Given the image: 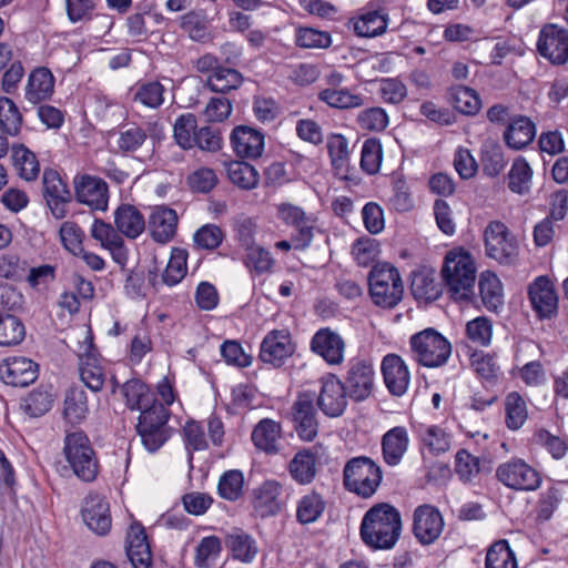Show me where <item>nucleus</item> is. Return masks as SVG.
Instances as JSON below:
<instances>
[{
    "label": "nucleus",
    "mask_w": 568,
    "mask_h": 568,
    "mask_svg": "<svg viewBox=\"0 0 568 568\" xmlns=\"http://www.w3.org/2000/svg\"><path fill=\"white\" fill-rule=\"evenodd\" d=\"M178 215L166 206L154 207L149 216L148 226L154 241L166 243L176 232Z\"/></svg>",
    "instance_id": "24"
},
{
    "label": "nucleus",
    "mask_w": 568,
    "mask_h": 568,
    "mask_svg": "<svg viewBox=\"0 0 568 568\" xmlns=\"http://www.w3.org/2000/svg\"><path fill=\"white\" fill-rule=\"evenodd\" d=\"M348 397L355 402H363L369 397L374 386L373 367L364 362L353 363L342 382Z\"/></svg>",
    "instance_id": "15"
},
{
    "label": "nucleus",
    "mask_w": 568,
    "mask_h": 568,
    "mask_svg": "<svg viewBox=\"0 0 568 568\" xmlns=\"http://www.w3.org/2000/svg\"><path fill=\"white\" fill-rule=\"evenodd\" d=\"M476 266L471 254L463 248L445 256L442 276L455 302L473 304L476 298Z\"/></svg>",
    "instance_id": "2"
},
{
    "label": "nucleus",
    "mask_w": 568,
    "mask_h": 568,
    "mask_svg": "<svg viewBox=\"0 0 568 568\" xmlns=\"http://www.w3.org/2000/svg\"><path fill=\"white\" fill-rule=\"evenodd\" d=\"M480 162L486 175L490 178L499 175L506 165L501 145L494 142L484 143Z\"/></svg>",
    "instance_id": "45"
},
{
    "label": "nucleus",
    "mask_w": 568,
    "mask_h": 568,
    "mask_svg": "<svg viewBox=\"0 0 568 568\" xmlns=\"http://www.w3.org/2000/svg\"><path fill=\"white\" fill-rule=\"evenodd\" d=\"M54 91V78L47 68L34 69L28 78L24 98L32 104H39L51 98Z\"/></svg>",
    "instance_id": "25"
},
{
    "label": "nucleus",
    "mask_w": 568,
    "mask_h": 568,
    "mask_svg": "<svg viewBox=\"0 0 568 568\" xmlns=\"http://www.w3.org/2000/svg\"><path fill=\"white\" fill-rule=\"evenodd\" d=\"M187 253L182 248H174L163 272V282L170 286L178 284L186 274Z\"/></svg>",
    "instance_id": "53"
},
{
    "label": "nucleus",
    "mask_w": 568,
    "mask_h": 568,
    "mask_svg": "<svg viewBox=\"0 0 568 568\" xmlns=\"http://www.w3.org/2000/svg\"><path fill=\"white\" fill-rule=\"evenodd\" d=\"M382 373L387 389L394 396L406 393L409 384V373L404 361L396 354H388L382 362Z\"/></svg>",
    "instance_id": "21"
},
{
    "label": "nucleus",
    "mask_w": 568,
    "mask_h": 568,
    "mask_svg": "<svg viewBox=\"0 0 568 568\" xmlns=\"http://www.w3.org/2000/svg\"><path fill=\"white\" fill-rule=\"evenodd\" d=\"M43 196L52 215L61 220L67 215V204L71 201V193L59 173L45 169L42 176Z\"/></svg>",
    "instance_id": "12"
},
{
    "label": "nucleus",
    "mask_w": 568,
    "mask_h": 568,
    "mask_svg": "<svg viewBox=\"0 0 568 568\" xmlns=\"http://www.w3.org/2000/svg\"><path fill=\"white\" fill-rule=\"evenodd\" d=\"M22 125V114L14 102L0 98V129L9 135H17Z\"/></svg>",
    "instance_id": "50"
},
{
    "label": "nucleus",
    "mask_w": 568,
    "mask_h": 568,
    "mask_svg": "<svg viewBox=\"0 0 568 568\" xmlns=\"http://www.w3.org/2000/svg\"><path fill=\"white\" fill-rule=\"evenodd\" d=\"M383 158L382 145L376 139H368L362 148L361 166L368 174H375L379 171Z\"/></svg>",
    "instance_id": "56"
},
{
    "label": "nucleus",
    "mask_w": 568,
    "mask_h": 568,
    "mask_svg": "<svg viewBox=\"0 0 568 568\" xmlns=\"http://www.w3.org/2000/svg\"><path fill=\"white\" fill-rule=\"evenodd\" d=\"M454 108L465 114L475 115L481 105L477 92L468 87L459 85L453 89L450 94Z\"/></svg>",
    "instance_id": "48"
},
{
    "label": "nucleus",
    "mask_w": 568,
    "mask_h": 568,
    "mask_svg": "<svg viewBox=\"0 0 568 568\" xmlns=\"http://www.w3.org/2000/svg\"><path fill=\"white\" fill-rule=\"evenodd\" d=\"M281 427L272 419H262L252 432V440L256 448L274 454L278 450Z\"/></svg>",
    "instance_id": "32"
},
{
    "label": "nucleus",
    "mask_w": 568,
    "mask_h": 568,
    "mask_svg": "<svg viewBox=\"0 0 568 568\" xmlns=\"http://www.w3.org/2000/svg\"><path fill=\"white\" fill-rule=\"evenodd\" d=\"M536 136L535 123L525 115L513 116L504 132L506 144L514 150H521Z\"/></svg>",
    "instance_id": "26"
},
{
    "label": "nucleus",
    "mask_w": 568,
    "mask_h": 568,
    "mask_svg": "<svg viewBox=\"0 0 568 568\" xmlns=\"http://www.w3.org/2000/svg\"><path fill=\"white\" fill-rule=\"evenodd\" d=\"M243 483V474L240 470L226 471L219 481L220 496L232 501L239 499L242 495Z\"/></svg>",
    "instance_id": "57"
},
{
    "label": "nucleus",
    "mask_w": 568,
    "mask_h": 568,
    "mask_svg": "<svg viewBox=\"0 0 568 568\" xmlns=\"http://www.w3.org/2000/svg\"><path fill=\"white\" fill-rule=\"evenodd\" d=\"M197 130V120L193 113L181 114L174 122L173 138L183 150H191Z\"/></svg>",
    "instance_id": "41"
},
{
    "label": "nucleus",
    "mask_w": 568,
    "mask_h": 568,
    "mask_svg": "<svg viewBox=\"0 0 568 568\" xmlns=\"http://www.w3.org/2000/svg\"><path fill=\"white\" fill-rule=\"evenodd\" d=\"M506 425L509 429H519L527 418L525 399L516 392L509 393L505 400Z\"/></svg>",
    "instance_id": "51"
},
{
    "label": "nucleus",
    "mask_w": 568,
    "mask_h": 568,
    "mask_svg": "<svg viewBox=\"0 0 568 568\" xmlns=\"http://www.w3.org/2000/svg\"><path fill=\"white\" fill-rule=\"evenodd\" d=\"M486 253L500 264L510 265L517 257V244L508 227L499 221L490 222L484 232Z\"/></svg>",
    "instance_id": "7"
},
{
    "label": "nucleus",
    "mask_w": 568,
    "mask_h": 568,
    "mask_svg": "<svg viewBox=\"0 0 568 568\" xmlns=\"http://www.w3.org/2000/svg\"><path fill=\"white\" fill-rule=\"evenodd\" d=\"M169 416L165 405L155 399L141 410L136 430L149 452H156L170 437Z\"/></svg>",
    "instance_id": "6"
},
{
    "label": "nucleus",
    "mask_w": 568,
    "mask_h": 568,
    "mask_svg": "<svg viewBox=\"0 0 568 568\" xmlns=\"http://www.w3.org/2000/svg\"><path fill=\"white\" fill-rule=\"evenodd\" d=\"M408 445L407 432L404 427L389 429L382 439L383 457L389 466H396L403 458Z\"/></svg>",
    "instance_id": "28"
},
{
    "label": "nucleus",
    "mask_w": 568,
    "mask_h": 568,
    "mask_svg": "<svg viewBox=\"0 0 568 568\" xmlns=\"http://www.w3.org/2000/svg\"><path fill=\"white\" fill-rule=\"evenodd\" d=\"M231 144L239 156L256 159L263 152L264 136L252 128L240 125L232 131Z\"/></svg>",
    "instance_id": "23"
},
{
    "label": "nucleus",
    "mask_w": 568,
    "mask_h": 568,
    "mask_svg": "<svg viewBox=\"0 0 568 568\" xmlns=\"http://www.w3.org/2000/svg\"><path fill=\"white\" fill-rule=\"evenodd\" d=\"M486 568H517L515 552L505 539L495 541L487 551Z\"/></svg>",
    "instance_id": "43"
},
{
    "label": "nucleus",
    "mask_w": 568,
    "mask_h": 568,
    "mask_svg": "<svg viewBox=\"0 0 568 568\" xmlns=\"http://www.w3.org/2000/svg\"><path fill=\"white\" fill-rule=\"evenodd\" d=\"M455 470L462 481L471 483L481 471L480 459L466 449H459L456 454Z\"/></svg>",
    "instance_id": "54"
},
{
    "label": "nucleus",
    "mask_w": 568,
    "mask_h": 568,
    "mask_svg": "<svg viewBox=\"0 0 568 568\" xmlns=\"http://www.w3.org/2000/svg\"><path fill=\"white\" fill-rule=\"evenodd\" d=\"M282 487L274 480L263 483L254 490L253 507L261 517H268L276 515L281 508L282 503L280 496Z\"/></svg>",
    "instance_id": "27"
},
{
    "label": "nucleus",
    "mask_w": 568,
    "mask_h": 568,
    "mask_svg": "<svg viewBox=\"0 0 568 568\" xmlns=\"http://www.w3.org/2000/svg\"><path fill=\"white\" fill-rule=\"evenodd\" d=\"M164 87L158 81L135 85L131 89L132 100L150 109H158L164 101Z\"/></svg>",
    "instance_id": "39"
},
{
    "label": "nucleus",
    "mask_w": 568,
    "mask_h": 568,
    "mask_svg": "<svg viewBox=\"0 0 568 568\" xmlns=\"http://www.w3.org/2000/svg\"><path fill=\"white\" fill-rule=\"evenodd\" d=\"M364 130L382 131L388 124V116L382 108H371L362 111L357 119Z\"/></svg>",
    "instance_id": "63"
},
{
    "label": "nucleus",
    "mask_w": 568,
    "mask_h": 568,
    "mask_svg": "<svg viewBox=\"0 0 568 568\" xmlns=\"http://www.w3.org/2000/svg\"><path fill=\"white\" fill-rule=\"evenodd\" d=\"M82 347L84 352L79 356L80 378L92 392H99L103 387L105 374L93 347L91 336L87 337V342Z\"/></svg>",
    "instance_id": "17"
},
{
    "label": "nucleus",
    "mask_w": 568,
    "mask_h": 568,
    "mask_svg": "<svg viewBox=\"0 0 568 568\" xmlns=\"http://www.w3.org/2000/svg\"><path fill=\"white\" fill-rule=\"evenodd\" d=\"M347 392L342 382L334 375L322 379L317 396V406L324 415L331 418L339 417L347 407Z\"/></svg>",
    "instance_id": "14"
},
{
    "label": "nucleus",
    "mask_w": 568,
    "mask_h": 568,
    "mask_svg": "<svg viewBox=\"0 0 568 568\" xmlns=\"http://www.w3.org/2000/svg\"><path fill=\"white\" fill-rule=\"evenodd\" d=\"M368 290L373 302L385 308L395 307L403 298L404 285L398 270L389 263H376L369 271Z\"/></svg>",
    "instance_id": "4"
},
{
    "label": "nucleus",
    "mask_w": 568,
    "mask_h": 568,
    "mask_svg": "<svg viewBox=\"0 0 568 568\" xmlns=\"http://www.w3.org/2000/svg\"><path fill=\"white\" fill-rule=\"evenodd\" d=\"M221 551V541L215 536L205 537L196 547L195 565L200 568H209Z\"/></svg>",
    "instance_id": "59"
},
{
    "label": "nucleus",
    "mask_w": 568,
    "mask_h": 568,
    "mask_svg": "<svg viewBox=\"0 0 568 568\" xmlns=\"http://www.w3.org/2000/svg\"><path fill=\"white\" fill-rule=\"evenodd\" d=\"M85 525L97 535L104 536L111 529L109 503L99 495H89L82 508Z\"/></svg>",
    "instance_id": "19"
},
{
    "label": "nucleus",
    "mask_w": 568,
    "mask_h": 568,
    "mask_svg": "<svg viewBox=\"0 0 568 568\" xmlns=\"http://www.w3.org/2000/svg\"><path fill=\"white\" fill-rule=\"evenodd\" d=\"M315 394L304 392L298 394L293 404V420L298 436L306 442H312L318 432L317 413L314 407Z\"/></svg>",
    "instance_id": "11"
},
{
    "label": "nucleus",
    "mask_w": 568,
    "mask_h": 568,
    "mask_svg": "<svg viewBox=\"0 0 568 568\" xmlns=\"http://www.w3.org/2000/svg\"><path fill=\"white\" fill-rule=\"evenodd\" d=\"M452 354V344L436 329L428 327V368L446 364Z\"/></svg>",
    "instance_id": "42"
},
{
    "label": "nucleus",
    "mask_w": 568,
    "mask_h": 568,
    "mask_svg": "<svg viewBox=\"0 0 568 568\" xmlns=\"http://www.w3.org/2000/svg\"><path fill=\"white\" fill-rule=\"evenodd\" d=\"M181 29L197 42H206L210 39L209 19L204 11H190L181 17Z\"/></svg>",
    "instance_id": "37"
},
{
    "label": "nucleus",
    "mask_w": 568,
    "mask_h": 568,
    "mask_svg": "<svg viewBox=\"0 0 568 568\" xmlns=\"http://www.w3.org/2000/svg\"><path fill=\"white\" fill-rule=\"evenodd\" d=\"M325 509V503L321 495L312 493L305 495L297 505L296 517L301 524L316 521Z\"/></svg>",
    "instance_id": "52"
},
{
    "label": "nucleus",
    "mask_w": 568,
    "mask_h": 568,
    "mask_svg": "<svg viewBox=\"0 0 568 568\" xmlns=\"http://www.w3.org/2000/svg\"><path fill=\"white\" fill-rule=\"evenodd\" d=\"M75 200L92 210L105 211L109 202V187L104 180L89 174H78L73 179Z\"/></svg>",
    "instance_id": "10"
},
{
    "label": "nucleus",
    "mask_w": 568,
    "mask_h": 568,
    "mask_svg": "<svg viewBox=\"0 0 568 568\" xmlns=\"http://www.w3.org/2000/svg\"><path fill=\"white\" fill-rule=\"evenodd\" d=\"M387 27V21L378 12L373 11L362 16L355 23L354 30L359 37H376L382 34Z\"/></svg>",
    "instance_id": "55"
},
{
    "label": "nucleus",
    "mask_w": 568,
    "mask_h": 568,
    "mask_svg": "<svg viewBox=\"0 0 568 568\" xmlns=\"http://www.w3.org/2000/svg\"><path fill=\"white\" fill-rule=\"evenodd\" d=\"M343 480L347 490L369 498L381 485L382 469L368 457H355L345 465Z\"/></svg>",
    "instance_id": "5"
},
{
    "label": "nucleus",
    "mask_w": 568,
    "mask_h": 568,
    "mask_svg": "<svg viewBox=\"0 0 568 568\" xmlns=\"http://www.w3.org/2000/svg\"><path fill=\"white\" fill-rule=\"evenodd\" d=\"M316 456L307 449L300 450L290 462L288 470L295 481L306 485L313 481L317 468Z\"/></svg>",
    "instance_id": "33"
},
{
    "label": "nucleus",
    "mask_w": 568,
    "mask_h": 568,
    "mask_svg": "<svg viewBox=\"0 0 568 568\" xmlns=\"http://www.w3.org/2000/svg\"><path fill=\"white\" fill-rule=\"evenodd\" d=\"M508 187L517 194H525L529 191V183L532 178V170L524 158H517L508 173Z\"/></svg>",
    "instance_id": "46"
},
{
    "label": "nucleus",
    "mask_w": 568,
    "mask_h": 568,
    "mask_svg": "<svg viewBox=\"0 0 568 568\" xmlns=\"http://www.w3.org/2000/svg\"><path fill=\"white\" fill-rule=\"evenodd\" d=\"M39 365L23 356L8 357L0 363V378L14 387H27L38 378Z\"/></svg>",
    "instance_id": "13"
},
{
    "label": "nucleus",
    "mask_w": 568,
    "mask_h": 568,
    "mask_svg": "<svg viewBox=\"0 0 568 568\" xmlns=\"http://www.w3.org/2000/svg\"><path fill=\"white\" fill-rule=\"evenodd\" d=\"M225 544L235 559L250 562L257 554L255 540L244 531L236 530L225 538Z\"/></svg>",
    "instance_id": "36"
},
{
    "label": "nucleus",
    "mask_w": 568,
    "mask_h": 568,
    "mask_svg": "<svg viewBox=\"0 0 568 568\" xmlns=\"http://www.w3.org/2000/svg\"><path fill=\"white\" fill-rule=\"evenodd\" d=\"M12 313L8 311L0 312V347L17 346L26 337L23 322Z\"/></svg>",
    "instance_id": "34"
},
{
    "label": "nucleus",
    "mask_w": 568,
    "mask_h": 568,
    "mask_svg": "<svg viewBox=\"0 0 568 568\" xmlns=\"http://www.w3.org/2000/svg\"><path fill=\"white\" fill-rule=\"evenodd\" d=\"M478 290L481 302L489 312H497L503 305V284L491 271H485L479 275Z\"/></svg>",
    "instance_id": "30"
},
{
    "label": "nucleus",
    "mask_w": 568,
    "mask_h": 568,
    "mask_svg": "<svg viewBox=\"0 0 568 568\" xmlns=\"http://www.w3.org/2000/svg\"><path fill=\"white\" fill-rule=\"evenodd\" d=\"M311 348L331 365L341 364L344 359L345 342L331 328L318 329L311 341Z\"/></svg>",
    "instance_id": "20"
},
{
    "label": "nucleus",
    "mask_w": 568,
    "mask_h": 568,
    "mask_svg": "<svg viewBox=\"0 0 568 568\" xmlns=\"http://www.w3.org/2000/svg\"><path fill=\"white\" fill-rule=\"evenodd\" d=\"M89 412L87 394L81 387H71L64 398V416L72 423H80Z\"/></svg>",
    "instance_id": "38"
},
{
    "label": "nucleus",
    "mask_w": 568,
    "mask_h": 568,
    "mask_svg": "<svg viewBox=\"0 0 568 568\" xmlns=\"http://www.w3.org/2000/svg\"><path fill=\"white\" fill-rule=\"evenodd\" d=\"M53 395L49 388L40 386L24 398L22 408L30 417H39L50 410Z\"/></svg>",
    "instance_id": "47"
},
{
    "label": "nucleus",
    "mask_w": 568,
    "mask_h": 568,
    "mask_svg": "<svg viewBox=\"0 0 568 568\" xmlns=\"http://www.w3.org/2000/svg\"><path fill=\"white\" fill-rule=\"evenodd\" d=\"M28 265L26 261H21L17 255H3L0 257V277L21 281L26 277Z\"/></svg>",
    "instance_id": "61"
},
{
    "label": "nucleus",
    "mask_w": 568,
    "mask_h": 568,
    "mask_svg": "<svg viewBox=\"0 0 568 568\" xmlns=\"http://www.w3.org/2000/svg\"><path fill=\"white\" fill-rule=\"evenodd\" d=\"M528 296L532 308L540 317L549 318L557 312L558 297L547 276H538L529 285Z\"/></svg>",
    "instance_id": "18"
},
{
    "label": "nucleus",
    "mask_w": 568,
    "mask_h": 568,
    "mask_svg": "<svg viewBox=\"0 0 568 568\" xmlns=\"http://www.w3.org/2000/svg\"><path fill=\"white\" fill-rule=\"evenodd\" d=\"M193 240L200 248L214 250L222 243L223 232L214 224H206L194 233Z\"/></svg>",
    "instance_id": "62"
},
{
    "label": "nucleus",
    "mask_w": 568,
    "mask_h": 568,
    "mask_svg": "<svg viewBox=\"0 0 568 568\" xmlns=\"http://www.w3.org/2000/svg\"><path fill=\"white\" fill-rule=\"evenodd\" d=\"M402 531L399 511L387 503L371 507L361 524L362 540L374 549H390Z\"/></svg>",
    "instance_id": "1"
},
{
    "label": "nucleus",
    "mask_w": 568,
    "mask_h": 568,
    "mask_svg": "<svg viewBox=\"0 0 568 568\" xmlns=\"http://www.w3.org/2000/svg\"><path fill=\"white\" fill-rule=\"evenodd\" d=\"M246 265L257 273L268 272L273 265L271 253L258 245L246 248Z\"/></svg>",
    "instance_id": "64"
},
{
    "label": "nucleus",
    "mask_w": 568,
    "mask_h": 568,
    "mask_svg": "<svg viewBox=\"0 0 568 568\" xmlns=\"http://www.w3.org/2000/svg\"><path fill=\"white\" fill-rule=\"evenodd\" d=\"M122 389L126 405L132 410H142L154 400L153 395L149 390L148 386L140 379L128 381L122 386Z\"/></svg>",
    "instance_id": "44"
},
{
    "label": "nucleus",
    "mask_w": 568,
    "mask_h": 568,
    "mask_svg": "<svg viewBox=\"0 0 568 568\" xmlns=\"http://www.w3.org/2000/svg\"><path fill=\"white\" fill-rule=\"evenodd\" d=\"M126 556L134 568H150L152 555L144 527L131 525L126 536Z\"/></svg>",
    "instance_id": "22"
},
{
    "label": "nucleus",
    "mask_w": 568,
    "mask_h": 568,
    "mask_svg": "<svg viewBox=\"0 0 568 568\" xmlns=\"http://www.w3.org/2000/svg\"><path fill=\"white\" fill-rule=\"evenodd\" d=\"M63 454L78 478L87 483L97 478L99 462L89 437L82 430L65 435Z\"/></svg>",
    "instance_id": "3"
},
{
    "label": "nucleus",
    "mask_w": 568,
    "mask_h": 568,
    "mask_svg": "<svg viewBox=\"0 0 568 568\" xmlns=\"http://www.w3.org/2000/svg\"><path fill=\"white\" fill-rule=\"evenodd\" d=\"M537 51L551 64L562 65L568 61V30L557 24H545L537 41Z\"/></svg>",
    "instance_id": "9"
},
{
    "label": "nucleus",
    "mask_w": 568,
    "mask_h": 568,
    "mask_svg": "<svg viewBox=\"0 0 568 568\" xmlns=\"http://www.w3.org/2000/svg\"><path fill=\"white\" fill-rule=\"evenodd\" d=\"M230 181L243 190L256 187L260 175L251 164L243 161H231L224 163Z\"/></svg>",
    "instance_id": "35"
},
{
    "label": "nucleus",
    "mask_w": 568,
    "mask_h": 568,
    "mask_svg": "<svg viewBox=\"0 0 568 568\" xmlns=\"http://www.w3.org/2000/svg\"><path fill=\"white\" fill-rule=\"evenodd\" d=\"M318 98L332 108L349 109L363 105L361 95L351 93L347 89H324L320 92Z\"/></svg>",
    "instance_id": "49"
},
{
    "label": "nucleus",
    "mask_w": 568,
    "mask_h": 568,
    "mask_svg": "<svg viewBox=\"0 0 568 568\" xmlns=\"http://www.w3.org/2000/svg\"><path fill=\"white\" fill-rule=\"evenodd\" d=\"M11 160L18 175L26 181H33L40 173L36 154L23 144H13Z\"/></svg>",
    "instance_id": "31"
},
{
    "label": "nucleus",
    "mask_w": 568,
    "mask_h": 568,
    "mask_svg": "<svg viewBox=\"0 0 568 568\" xmlns=\"http://www.w3.org/2000/svg\"><path fill=\"white\" fill-rule=\"evenodd\" d=\"M496 477L506 487L516 490H536L541 483L539 473L523 459L500 464Z\"/></svg>",
    "instance_id": "8"
},
{
    "label": "nucleus",
    "mask_w": 568,
    "mask_h": 568,
    "mask_svg": "<svg viewBox=\"0 0 568 568\" xmlns=\"http://www.w3.org/2000/svg\"><path fill=\"white\" fill-rule=\"evenodd\" d=\"M294 353L291 336L286 331H272L263 339L260 359L263 363L280 367Z\"/></svg>",
    "instance_id": "16"
},
{
    "label": "nucleus",
    "mask_w": 568,
    "mask_h": 568,
    "mask_svg": "<svg viewBox=\"0 0 568 568\" xmlns=\"http://www.w3.org/2000/svg\"><path fill=\"white\" fill-rule=\"evenodd\" d=\"M82 230L74 222H63L60 226V239L63 246L74 255L82 252Z\"/></svg>",
    "instance_id": "60"
},
{
    "label": "nucleus",
    "mask_w": 568,
    "mask_h": 568,
    "mask_svg": "<svg viewBox=\"0 0 568 568\" xmlns=\"http://www.w3.org/2000/svg\"><path fill=\"white\" fill-rule=\"evenodd\" d=\"M243 82L242 74L235 69L220 67L209 75L206 84L213 92L226 93L237 89Z\"/></svg>",
    "instance_id": "40"
},
{
    "label": "nucleus",
    "mask_w": 568,
    "mask_h": 568,
    "mask_svg": "<svg viewBox=\"0 0 568 568\" xmlns=\"http://www.w3.org/2000/svg\"><path fill=\"white\" fill-rule=\"evenodd\" d=\"M201 151L215 153L222 149V136L219 129L210 125L201 126L195 134L193 148Z\"/></svg>",
    "instance_id": "58"
},
{
    "label": "nucleus",
    "mask_w": 568,
    "mask_h": 568,
    "mask_svg": "<svg viewBox=\"0 0 568 568\" xmlns=\"http://www.w3.org/2000/svg\"><path fill=\"white\" fill-rule=\"evenodd\" d=\"M114 223L118 231L130 239L138 237L145 229L143 215L135 206L129 204H123L116 209Z\"/></svg>",
    "instance_id": "29"
}]
</instances>
